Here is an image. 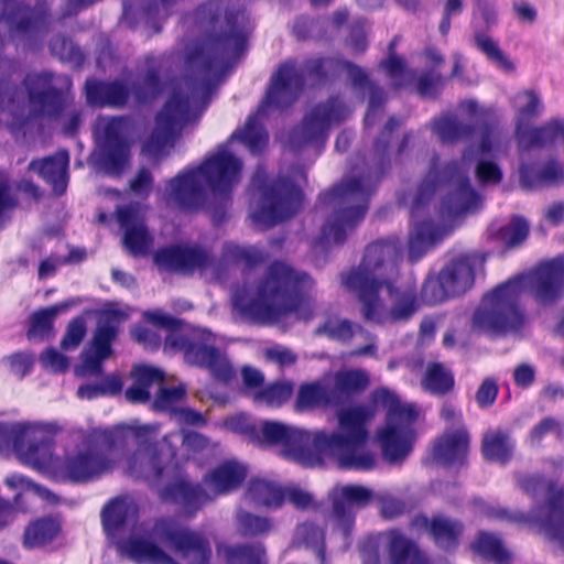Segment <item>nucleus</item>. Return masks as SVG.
<instances>
[{
    "mask_svg": "<svg viewBox=\"0 0 564 564\" xmlns=\"http://www.w3.org/2000/svg\"><path fill=\"white\" fill-rule=\"evenodd\" d=\"M195 21L208 29L202 42L188 53V64L203 76L185 78L188 93L173 90L156 113L153 131L145 141H178L184 129L196 123L209 105L215 83L248 50L245 10L224 0H209L197 7Z\"/></svg>",
    "mask_w": 564,
    "mask_h": 564,
    "instance_id": "f257e3e1",
    "label": "nucleus"
},
{
    "mask_svg": "<svg viewBox=\"0 0 564 564\" xmlns=\"http://www.w3.org/2000/svg\"><path fill=\"white\" fill-rule=\"evenodd\" d=\"M393 143H361L348 159L349 174L318 194L319 206H332L333 213L322 227L321 242L344 245L349 232L366 217L370 198L381 180L390 172Z\"/></svg>",
    "mask_w": 564,
    "mask_h": 564,
    "instance_id": "f03ea898",
    "label": "nucleus"
},
{
    "mask_svg": "<svg viewBox=\"0 0 564 564\" xmlns=\"http://www.w3.org/2000/svg\"><path fill=\"white\" fill-rule=\"evenodd\" d=\"M375 411L364 404L337 413L338 431L305 430L297 465L305 468L335 464L341 470L369 471L377 466L376 455L366 449L370 433L368 423Z\"/></svg>",
    "mask_w": 564,
    "mask_h": 564,
    "instance_id": "7ed1b4c3",
    "label": "nucleus"
},
{
    "mask_svg": "<svg viewBox=\"0 0 564 564\" xmlns=\"http://www.w3.org/2000/svg\"><path fill=\"white\" fill-rule=\"evenodd\" d=\"M348 64L354 62L344 57H313L303 64V72L296 69L293 62L280 64L273 73L264 97L256 111L251 112L243 126L237 128L226 141H270L265 119L270 109L286 110L291 108L305 88L306 77L317 84L326 83L330 76L341 72L347 78L351 76Z\"/></svg>",
    "mask_w": 564,
    "mask_h": 564,
    "instance_id": "20e7f679",
    "label": "nucleus"
},
{
    "mask_svg": "<svg viewBox=\"0 0 564 564\" xmlns=\"http://www.w3.org/2000/svg\"><path fill=\"white\" fill-rule=\"evenodd\" d=\"M312 285L313 280L308 273L275 261L258 284L257 296L248 300L245 293H236L234 308L252 323H274L296 312Z\"/></svg>",
    "mask_w": 564,
    "mask_h": 564,
    "instance_id": "39448f33",
    "label": "nucleus"
},
{
    "mask_svg": "<svg viewBox=\"0 0 564 564\" xmlns=\"http://www.w3.org/2000/svg\"><path fill=\"white\" fill-rule=\"evenodd\" d=\"M242 162L228 150L206 155L198 165H191L169 180L167 200L182 212L197 213L207 200V192H234L241 178Z\"/></svg>",
    "mask_w": 564,
    "mask_h": 564,
    "instance_id": "423d86ee",
    "label": "nucleus"
},
{
    "mask_svg": "<svg viewBox=\"0 0 564 564\" xmlns=\"http://www.w3.org/2000/svg\"><path fill=\"white\" fill-rule=\"evenodd\" d=\"M143 318L151 325L169 332L164 339V348L183 352L186 364L207 369L216 381L225 384L236 378L235 368L218 347L182 333L186 326L184 319L161 310L145 311Z\"/></svg>",
    "mask_w": 564,
    "mask_h": 564,
    "instance_id": "0eeeda50",
    "label": "nucleus"
},
{
    "mask_svg": "<svg viewBox=\"0 0 564 564\" xmlns=\"http://www.w3.org/2000/svg\"><path fill=\"white\" fill-rule=\"evenodd\" d=\"M470 121L460 120L455 112L433 117L426 128L438 141H501L507 134L503 116L496 107H479L475 100L466 102Z\"/></svg>",
    "mask_w": 564,
    "mask_h": 564,
    "instance_id": "6e6552de",
    "label": "nucleus"
},
{
    "mask_svg": "<svg viewBox=\"0 0 564 564\" xmlns=\"http://www.w3.org/2000/svg\"><path fill=\"white\" fill-rule=\"evenodd\" d=\"M521 276H513L484 295L473 315V326L489 334L501 335L523 327L525 315L520 306Z\"/></svg>",
    "mask_w": 564,
    "mask_h": 564,
    "instance_id": "1a4fd4ad",
    "label": "nucleus"
},
{
    "mask_svg": "<svg viewBox=\"0 0 564 564\" xmlns=\"http://www.w3.org/2000/svg\"><path fill=\"white\" fill-rule=\"evenodd\" d=\"M251 187L259 194L258 208L252 214L256 223L273 227L295 216L303 206V189L290 177L269 181L264 171L257 170Z\"/></svg>",
    "mask_w": 564,
    "mask_h": 564,
    "instance_id": "9d476101",
    "label": "nucleus"
},
{
    "mask_svg": "<svg viewBox=\"0 0 564 564\" xmlns=\"http://www.w3.org/2000/svg\"><path fill=\"white\" fill-rule=\"evenodd\" d=\"M555 143H517L519 188L525 193H540L564 185V160Z\"/></svg>",
    "mask_w": 564,
    "mask_h": 564,
    "instance_id": "9b49d317",
    "label": "nucleus"
},
{
    "mask_svg": "<svg viewBox=\"0 0 564 564\" xmlns=\"http://www.w3.org/2000/svg\"><path fill=\"white\" fill-rule=\"evenodd\" d=\"M177 449L171 445H162L149 459V466L155 480L171 476L175 479L166 484L161 490V498L165 502L180 506L187 516H195L208 499V494L199 484H192L180 478L182 467L176 460Z\"/></svg>",
    "mask_w": 564,
    "mask_h": 564,
    "instance_id": "f8f14e48",
    "label": "nucleus"
},
{
    "mask_svg": "<svg viewBox=\"0 0 564 564\" xmlns=\"http://www.w3.org/2000/svg\"><path fill=\"white\" fill-rule=\"evenodd\" d=\"M57 431L55 423L0 424V441L11 444L22 464L42 471L47 466Z\"/></svg>",
    "mask_w": 564,
    "mask_h": 564,
    "instance_id": "ddd939ff",
    "label": "nucleus"
},
{
    "mask_svg": "<svg viewBox=\"0 0 564 564\" xmlns=\"http://www.w3.org/2000/svg\"><path fill=\"white\" fill-rule=\"evenodd\" d=\"M347 117V106L337 96H330L307 111L301 122L293 126L286 141H325L333 126Z\"/></svg>",
    "mask_w": 564,
    "mask_h": 564,
    "instance_id": "4468645a",
    "label": "nucleus"
},
{
    "mask_svg": "<svg viewBox=\"0 0 564 564\" xmlns=\"http://www.w3.org/2000/svg\"><path fill=\"white\" fill-rule=\"evenodd\" d=\"M127 317L120 308H105L100 312L93 338L80 354L84 370L95 376L102 372V362L112 356V344L118 337L119 325Z\"/></svg>",
    "mask_w": 564,
    "mask_h": 564,
    "instance_id": "2eb2a0df",
    "label": "nucleus"
},
{
    "mask_svg": "<svg viewBox=\"0 0 564 564\" xmlns=\"http://www.w3.org/2000/svg\"><path fill=\"white\" fill-rule=\"evenodd\" d=\"M498 25V13L490 1H481L473 7L470 28L474 46L490 62L507 73L516 69L514 64L506 56L499 44L488 34Z\"/></svg>",
    "mask_w": 564,
    "mask_h": 564,
    "instance_id": "dca6fc26",
    "label": "nucleus"
},
{
    "mask_svg": "<svg viewBox=\"0 0 564 564\" xmlns=\"http://www.w3.org/2000/svg\"><path fill=\"white\" fill-rule=\"evenodd\" d=\"M410 524L425 533L434 546L445 554H455L458 551L466 530L463 520L442 512L433 513L431 517L417 512Z\"/></svg>",
    "mask_w": 564,
    "mask_h": 564,
    "instance_id": "f3484780",
    "label": "nucleus"
},
{
    "mask_svg": "<svg viewBox=\"0 0 564 564\" xmlns=\"http://www.w3.org/2000/svg\"><path fill=\"white\" fill-rule=\"evenodd\" d=\"M2 19L12 31L28 37L46 32L53 22L47 0H36L34 6L24 0H3Z\"/></svg>",
    "mask_w": 564,
    "mask_h": 564,
    "instance_id": "a211bd4d",
    "label": "nucleus"
},
{
    "mask_svg": "<svg viewBox=\"0 0 564 564\" xmlns=\"http://www.w3.org/2000/svg\"><path fill=\"white\" fill-rule=\"evenodd\" d=\"M154 529L182 557L192 556L194 562L191 564H209L212 547L209 541L200 533L188 528H178L167 519L158 520Z\"/></svg>",
    "mask_w": 564,
    "mask_h": 564,
    "instance_id": "6ab92c4d",
    "label": "nucleus"
},
{
    "mask_svg": "<svg viewBox=\"0 0 564 564\" xmlns=\"http://www.w3.org/2000/svg\"><path fill=\"white\" fill-rule=\"evenodd\" d=\"M519 488L533 500L539 499L544 492L547 494L542 505L544 519L551 518L554 524L558 525L564 534V487L557 488L556 482L547 479L541 473L525 474L517 479Z\"/></svg>",
    "mask_w": 564,
    "mask_h": 564,
    "instance_id": "aec40b11",
    "label": "nucleus"
},
{
    "mask_svg": "<svg viewBox=\"0 0 564 564\" xmlns=\"http://www.w3.org/2000/svg\"><path fill=\"white\" fill-rule=\"evenodd\" d=\"M534 301L543 307L555 304L564 295V254L539 264L528 276Z\"/></svg>",
    "mask_w": 564,
    "mask_h": 564,
    "instance_id": "412c9836",
    "label": "nucleus"
},
{
    "mask_svg": "<svg viewBox=\"0 0 564 564\" xmlns=\"http://www.w3.org/2000/svg\"><path fill=\"white\" fill-rule=\"evenodd\" d=\"M376 498L372 489L357 484H348L330 494L335 527L348 539L355 525L354 508H365Z\"/></svg>",
    "mask_w": 564,
    "mask_h": 564,
    "instance_id": "4be33fe9",
    "label": "nucleus"
},
{
    "mask_svg": "<svg viewBox=\"0 0 564 564\" xmlns=\"http://www.w3.org/2000/svg\"><path fill=\"white\" fill-rule=\"evenodd\" d=\"M153 261L161 271L181 274L205 270L213 265V258L199 246L170 245L162 247L154 252Z\"/></svg>",
    "mask_w": 564,
    "mask_h": 564,
    "instance_id": "5701e85b",
    "label": "nucleus"
},
{
    "mask_svg": "<svg viewBox=\"0 0 564 564\" xmlns=\"http://www.w3.org/2000/svg\"><path fill=\"white\" fill-rule=\"evenodd\" d=\"M111 467L110 458L93 447L78 451L65 457L61 468V478L70 484H87L95 480Z\"/></svg>",
    "mask_w": 564,
    "mask_h": 564,
    "instance_id": "b1692460",
    "label": "nucleus"
},
{
    "mask_svg": "<svg viewBox=\"0 0 564 564\" xmlns=\"http://www.w3.org/2000/svg\"><path fill=\"white\" fill-rule=\"evenodd\" d=\"M257 434L256 444L281 446L280 456L288 462L297 464V452L301 451L305 430L280 421L263 420L260 422Z\"/></svg>",
    "mask_w": 564,
    "mask_h": 564,
    "instance_id": "393cba45",
    "label": "nucleus"
},
{
    "mask_svg": "<svg viewBox=\"0 0 564 564\" xmlns=\"http://www.w3.org/2000/svg\"><path fill=\"white\" fill-rule=\"evenodd\" d=\"M341 283L356 294L360 303L362 318L367 323L381 324L386 319V307L380 299V290L386 289V280H368L360 274H340Z\"/></svg>",
    "mask_w": 564,
    "mask_h": 564,
    "instance_id": "a878e982",
    "label": "nucleus"
},
{
    "mask_svg": "<svg viewBox=\"0 0 564 564\" xmlns=\"http://www.w3.org/2000/svg\"><path fill=\"white\" fill-rule=\"evenodd\" d=\"M438 154L434 153L430 161L429 172L417 186L412 203L413 210L425 207L440 187H453L460 182L462 177H469L457 161H449L442 166H438Z\"/></svg>",
    "mask_w": 564,
    "mask_h": 564,
    "instance_id": "bb28decb",
    "label": "nucleus"
},
{
    "mask_svg": "<svg viewBox=\"0 0 564 564\" xmlns=\"http://www.w3.org/2000/svg\"><path fill=\"white\" fill-rule=\"evenodd\" d=\"M487 517L497 521H502L518 525H535L549 541L556 542L564 549V534L560 528L553 523L551 518L544 519L542 514V505H533L528 512L521 510H511L505 507H489Z\"/></svg>",
    "mask_w": 564,
    "mask_h": 564,
    "instance_id": "cd10ccee",
    "label": "nucleus"
},
{
    "mask_svg": "<svg viewBox=\"0 0 564 564\" xmlns=\"http://www.w3.org/2000/svg\"><path fill=\"white\" fill-rule=\"evenodd\" d=\"M370 386V377L362 369H340L328 384L336 414L351 405Z\"/></svg>",
    "mask_w": 564,
    "mask_h": 564,
    "instance_id": "c85d7f7f",
    "label": "nucleus"
},
{
    "mask_svg": "<svg viewBox=\"0 0 564 564\" xmlns=\"http://www.w3.org/2000/svg\"><path fill=\"white\" fill-rule=\"evenodd\" d=\"M469 446L470 434L465 426L446 431L434 442L433 462L442 467H462L467 462Z\"/></svg>",
    "mask_w": 564,
    "mask_h": 564,
    "instance_id": "c756f323",
    "label": "nucleus"
},
{
    "mask_svg": "<svg viewBox=\"0 0 564 564\" xmlns=\"http://www.w3.org/2000/svg\"><path fill=\"white\" fill-rule=\"evenodd\" d=\"M132 144L96 143L88 162L98 173L112 178L121 177L130 166Z\"/></svg>",
    "mask_w": 564,
    "mask_h": 564,
    "instance_id": "7c9ffc66",
    "label": "nucleus"
},
{
    "mask_svg": "<svg viewBox=\"0 0 564 564\" xmlns=\"http://www.w3.org/2000/svg\"><path fill=\"white\" fill-rule=\"evenodd\" d=\"M29 170L36 172L50 184L55 196L59 197L66 193L69 183V153L66 149H59L43 159L32 160Z\"/></svg>",
    "mask_w": 564,
    "mask_h": 564,
    "instance_id": "2f4dec72",
    "label": "nucleus"
},
{
    "mask_svg": "<svg viewBox=\"0 0 564 564\" xmlns=\"http://www.w3.org/2000/svg\"><path fill=\"white\" fill-rule=\"evenodd\" d=\"M45 83L46 79L41 75L24 80L29 102L35 112L55 118L61 116L65 107L64 95L59 88L51 84L40 89Z\"/></svg>",
    "mask_w": 564,
    "mask_h": 564,
    "instance_id": "473e14b6",
    "label": "nucleus"
},
{
    "mask_svg": "<svg viewBox=\"0 0 564 564\" xmlns=\"http://www.w3.org/2000/svg\"><path fill=\"white\" fill-rule=\"evenodd\" d=\"M86 101L91 107H123L130 97L129 86L121 80L105 82L87 78L85 82Z\"/></svg>",
    "mask_w": 564,
    "mask_h": 564,
    "instance_id": "72a5a7b5",
    "label": "nucleus"
},
{
    "mask_svg": "<svg viewBox=\"0 0 564 564\" xmlns=\"http://www.w3.org/2000/svg\"><path fill=\"white\" fill-rule=\"evenodd\" d=\"M383 458L391 463L403 462L412 452L415 430L384 425L378 431Z\"/></svg>",
    "mask_w": 564,
    "mask_h": 564,
    "instance_id": "f704fd0d",
    "label": "nucleus"
},
{
    "mask_svg": "<svg viewBox=\"0 0 564 564\" xmlns=\"http://www.w3.org/2000/svg\"><path fill=\"white\" fill-rule=\"evenodd\" d=\"M395 253V246L391 240H377L367 246L359 265L345 275L360 274L368 280H388L384 269L388 260Z\"/></svg>",
    "mask_w": 564,
    "mask_h": 564,
    "instance_id": "c9c22d12",
    "label": "nucleus"
},
{
    "mask_svg": "<svg viewBox=\"0 0 564 564\" xmlns=\"http://www.w3.org/2000/svg\"><path fill=\"white\" fill-rule=\"evenodd\" d=\"M120 556L135 563H167L170 555L155 542L139 535H129L115 542Z\"/></svg>",
    "mask_w": 564,
    "mask_h": 564,
    "instance_id": "e433bc0d",
    "label": "nucleus"
},
{
    "mask_svg": "<svg viewBox=\"0 0 564 564\" xmlns=\"http://www.w3.org/2000/svg\"><path fill=\"white\" fill-rule=\"evenodd\" d=\"M79 302V299L70 297L54 305L34 311L29 316V328L25 334L26 338L30 341L41 343L53 337L55 335L54 321L57 315L66 312Z\"/></svg>",
    "mask_w": 564,
    "mask_h": 564,
    "instance_id": "4c0bfd02",
    "label": "nucleus"
},
{
    "mask_svg": "<svg viewBox=\"0 0 564 564\" xmlns=\"http://www.w3.org/2000/svg\"><path fill=\"white\" fill-rule=\"evenodd\" d=\"M440 274L449 295L460 296L475 283V262L469 256H460L446 263Z\"/></svg>",
    "mask_w": 564,
    "mask_h": 564,
    "instance_id": "58836bf2",
    "label": "nucleus"
},
{
    "mask_svg": "<svg viewBox=\"0 0 564 564\" xmlns=\"http://www.w3.org/2000/svg\"><path fill=\"white\" fill-rule=\"evenodd\" d=\"M517 442L507 430L487 431L481 440L480 452L486 462L507 466L513 458Z\"/></svg>",
    "mask_w": 564,
    "mask_h": 564,
    "instance_id": "ea45409f",
    "label": "nucleus"
},
{
    "mask_svg": "<svg viewBox=\"0 0 564 564\" xmlns=\"http://www.w3.org/2000/svg\"><path fill=\"white\" fill-rule=\"evenodd\" d=\"M351 76L349 78L350 86L355 90L368 91V106L365 117L367 126L371 124L378 111L387 101L384 89L375 80H371L368 73L358 64H348Z\"/></svg>",
    "mask_w": 564,
    "mask_h": 564,
    "instance_id": "a19ab883",
    "label": "nucleus"
},
{
    "mask_svg": "<svg viewBox=\"0 0 564 564\" xmlns=\"http://www.w3.org/2000/svg\"><path fill=\"white\" fill-rule=\"evenodd\" d=\"M517 98L527 99L524 105L517 108L513 117L514 141H523L529 135L530 130L536 127L534 122L543 113L544 105L534 90H524Z\"/></svg>",
    "mask_w": 564,
    "mask_h": 564,
    "instance_id": "79ce46f5",
    "label": "nucleus"
},
{
    "mask_svg": "<svg viewBox=\"0 0 564 564\" xmlns=\"http://www.w3.org/2000/svg\"><path fill=\"white\" fill-rule=\"evenodd\" d=\"M480 202L479 193L473 187L469 177H462L442 198V210L449 216H460Z\"/></svg>",
    "mask_w": 564,
    "mask_h": 564,
    "instance_id": "37998d69",
    "label": "nucleus"
},
{
    "mask_svg": "<svg viewBox=\"0 0 564 564\" xmlns=\"http://www.w3.org/2000/svg\"><path fill=\"white\" fill-rule=\"evenodd\" d=\"M294 408L301 413L316 409L334 410L328 384L318 380L302 383L296 393Z\"/></svg>",
    "mask_w": 564,
    "mask_h": 564,
    "instance_id": "c03bdc74",
    "label": "nucleus"
},
{
    "mask_svg": "<svg viewBox=\"0 0 564 564\" xmlns=\"http://www.w3.org/2000/svg\"><path fill=\"white\" fill-rule=\"evenodd\" d=\"M530 227L522 216H513L508 225L491 224L487 229L488 239L502 243L507 249L519 247L529 236Z\"/></svg>",
    "mask_w": 564,
    "mask_h": 564,
    "instance_id": "a18cd8bd",
    "label": "nucleus"
},
{
    "mask_svg": "<svg viewBox=\"0 0 564 564\" xmlns=\"http://www.w3.org/2000/svg\"><path fill=\"white\" fill-rule=\"evenodd\" d=\"M471 551L495 564H511L512 554L508 551L502 540L492 532L479 531L470 543Z\"/></svg>",
    "mask_w": 564,
    "mask_h": 564,
    "instance_id": "49530a36",
    "label": "nucleus"
},
{
    "mask_svg": "<svg viewBox=\"0 0 564 564\" xmlns=\"http://www.w3.org/2000/svg\"><path fill=\"white\" fill-rule=\"evenodd\" d=\"M128 86L130 96L132 95L138 104H148L155 100L165 89L158 66H149L139 80H134Z\"/></svg>",
    "mask_w": 564,
    "mask_h": 564,
    "instance_id": "de8ad7c7",
    "label": "nucleus"
},
{
    "mask_svg": "<svg viewBox=\"0 0 564 564\" xmlns=\"http://www.w3.org/2000/svg\"><path fill=\"white\" fill-rule=\"evenodd\" d=\"M386 291L389 300L393 303L390 308L392 319L405 321L416 312V292L413 288L408 286L401 290L390 280H386Z\"/></svg>",
    "mask_w": 564,
    "mask_h": 564,
    "instance_id": "09e8293b",
    "label": "nucleus"
},
{
    "mask_svg": "<svg viewBox=\"0 0 564 564\" xmlns=\"http://www.w3.org/2000/svg\"><path fill=\"white\" fill-rule=\"evenodd\" d=\"M131 506L122 497L110 499L101 509L100 519L107 536H112L128 524Z\"/></svg>",
    "mask_w": 564,
    "mask_h": 564,
    "instance_id": "8fccbe9b",
    "label": "nucleus"
},
{
    "mask_svg": "<svg viewBox=\"0 0 564 564\" xmlns=\"http://www.w3.org/2000/svg\"><path fill=\"white\" fill-rule=\"evenodd\" d=\"M246 477L245 466L236 462H226L212 471L209 479L219 494H225L240 487Z\"/></svg>",
    "mask_w": 564,
    "mask_h": 564,
    "instance_id": "3c124183",
    "label": "nucleus"
},
{
    "mask_svg": "<svg viewBox=\"0 0 564 564\" xmlns=\"http://www.w3.org/2000/svg\"><path fill=\"white\" fill-rule=\"evenodd\" d=\"M395 46L397 37L389 43V54L380 62L379 67L386 70L389 78L393 79V89L399 90L412 83L414 70L408 68L404 59L395 54Z\"/></svg>",
    "mask_w": 564,
    "mask_h": 564,
    "instance_id": "603ef678",
    "label": "nucleus"
},
{
    "mask_svg": "<svg viewBox=\"0 0 564 564\" xmlns=\"http://www.w3.org/2000/svg\"><path fill=\"white\" fill-rule=\"evenodd\" d=\"M61 525L53 518H42L32 522L24 531V546L33 549L52 542L59 533Z\"/></svg>",
    "mask_w": 564,
    "mask_h": 564,
    "instance_id": "864d4df0",
    "label": "nucleus"
},
{
    "mask_svg": "<svg viewBox=\"0 0 564 564\" xmlns=\"http://www.w3.org/2000/svg\"><path fill=\"white\" fill-rule=\"evenodd\" d=\"M423 386L433 395H446L454 389V375L443 364L432 362L426 368Z\"/></svg>",
    "mask_w": 564,
    "mask_h": 564,
    "instance_id": "5fc2aeb1",
    "label": "nucleus"
},
{
    "mask_svg": "<svg viewBox=\"0 0 564 564\" xmlns=\"http://www.w3.org/2000/svg\"><path fill=\"white\" fill-rule=\"evenodd\" d=\"M283 488L264 479H253L249 484L248 494L257 505L279 508L284 503Z\"/></svg>",
    "mask_w": 564,
    "mask_h": 564,
    "instance_id": "6e6d98bb",
    "label": "nucleus"
},
{
    "mask_svg": "<svg viewBox=\"0 0 564 564\" xmlns=\"http://www.w3.org/2000/svg\"><path fill=\"white\" fill-rule=\"evenodd\" d=\"M390 557L391 564H429L419 546L401 534L390 541Z\"/></svg>",
    "mask_w": 564,
    "mask_h": 564,
    "instance_id": "4d7b16f0",
    "label": "nucleus"
},
{
    "mask_svg": "<svg viewBox=\"0 0 564 564\" xmlns=\"http://www.w3.org/2000/svg\"><path fill=\"white\" fill-rule=\"evenodd\" d=\"M445 80L440 72L431 67L424 69L417 77L414 73L410 86H415V91L422 99L435 100L442 94Z\"/></svg>",
    "mask_w": 564,
    "mask_h": 564,
    "instance_id": "13d9d810",
    "label": "nucleus"
},
{
    "mask_svg": "<svg viewBox=\"0 0 564 564\" xmlns=\"http://www.w3.org/2000/svg\"><path fill=\"white\" fill-rule=\"evenodd\" d=\"M50 50L53 55L65 61L75 69H80L85 64V54L80 46L66 35H55L50 41Z\"/></svg>",
    "mask_w": 564,
    "mask_h": 564,
    "instance_id": "bf43d9fd",
    "label": "nucleus"
},
{
    "mask_svg": "<svg viewBox=\"0 0 564 564\" xmlns=\"http://www.w3.org/2000/svg\"><path fill=\"white\" fill-rule=\"evenodd\" d=\"M210 198H207L202 209H206L212 225L219 228L230 218L229 210L234 202V192H210Z\"/></svg>",
    "mask_w": 564,
    "mask_h": 564,
    "instance_id": "052dcab7",
    "label": "nucleus"
},
{
    "mask_svg": "<svg viewBox=\"0 0 564 564\" xmlns=\"http://www.w3.org/2000/svg\"><path fill=\"white\" fill-rule=\"evenodd\" d=\"M227 564H267L265 549L261 543H243L229 546Z\"/></svg>",
    "mask_w": 564,
    "mask_h": 564,
    "instance_id": "680f3d73",
    "label": "nucleus"
},
{
    "mask_svg": "<svg viewBox=\"0 0 564 564\" xmlns=\"http://www.w3.org/2000/svg\"><path fill=\"white\" fill-rule=\"evenodd\" d=\"M124 443V431L116 427L94 433L88 440L87 446L98 452H104L109 457V454L122 448Z\"/></svg>",
    "mask_w": 564,
    "mask_h": 564,
    "instance_id": "e2e57ef3",
    "label": "nucleus"
},
{
    "mask_svg": "<svg viewBox=\"0 0 564 564\" xmlns=\"http://www.w3.org/2000/svg\"><path fill=\"white\" fill-rule=\"evenodd\" d=\"M122 242L124 248L134 257L149 252L153 242L147 225L143 223L137 227H130L123 234Z\"/></svg>",
    "mask_w": 564,
    "mask_h": 564,
    "instance_id": "0e129e2a",
    "label": "nucleus"
},
{
    "mask_svg": "<svg viewBox=\"0 0 564 564\" xmlns=\"http://www.w3.org/2000/svg\"><path fill=\"white\" fill-rule=\"evenodd\" d=\"M132 130V121L124 116L112 117L102 127V137L99 131L94 132V141H131L129 135Z\"/></svg>",
    "mask_w": 564,
    "mask_h": 564,
    "instance_id": "69168bd1",
    "label": "nucleus"
},
{
    "mask_svg": "<svg viewBox=\"0 0 564 564\" xmlns=\"http://www.w3.org/2000/svg\"><path fill=\"white\" fill-rule=\"evenodd\" d=\"M293 394V383L278 381L260 389L254 393V401L264 402L268 405L280 406L286 403Z\"/></svg>",
    "mask_w": 564,
    "mask_h": 564,
    "instance_id": "338daca9",
    "label": "nucleus"
},
{
    "mask_svg": "<svg viewBox=\"0 0 564 564\" xmlns=\"http://www.w3.org/2000/svg\"><path fill=\"white\" fill-rule=\"evenodd\" d=\"M238 531L243 536H257L268 533L271 522L268 518L257 516L249 511H239L237 514Z\"/></svg>",
    "mask_w": 564,
    "mask_h": 564,
    "instance_id": "774afa93",
    "label": "nucleus"
}]
</instances>
